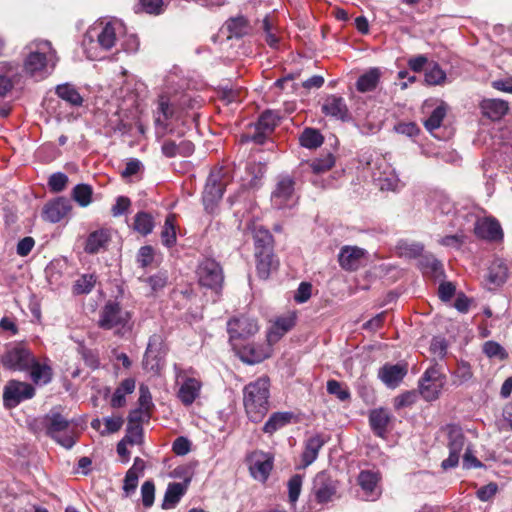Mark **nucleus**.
Listing matches in <instances>:
<instances>
[{"mask_svg":"<svg viewBox=\"0 0 512 512\" xmlns=\"http://www.w3.org/2000/svg\"><path fill=\"white\" fill-rule=\"evenodd\" d=\"M105 424V430L101 431V434H111L119 431L123 425V419L120 416L106 417L103 419Z\"/></svg>","mask_w":512,"mask_h":512,"instance_id":"nucleus-61","label":"nucleus"},{"mask_svg":"<svg viewBox=\"0 0 512 512\" xmlns=\"http://www.w3.org/2000/svg\"><path fill=\"white\" fill-rule=\"evenodd\" d=\"M321 111L325 116L337 120L347 121L349 119V109L344 98L337 95H328L321 106Z\"/></svg>","mask_w":512,"mask_h":512,"instance_id":"nucleus-22","label":"nucleus"},{"mask_svg":"<svg viewBox=\"0 0 512 512\" xmlns=\"http://www.w3.org/2000/svg\"><path fill=\"white\" fill-rule=\"evenodd\" d=\"M138 479L139 475L137 472H134V470H128L126 472L123 484V490L126 496H129L136 490Z\"/></svg>","mask_w":512,"mask_h":512,"instance_id":"nucleus-60","label":"nucleus"},{"mask_svg":"<svg viewBox=\"0 0 512 512\" xmlns=\"http://www.w3.org/2000/svg\"><path fill=\"white\" fill-rule=\"evenodd\" d=\"M98 326L124 336L133 329L132 314L119 303L108 301L99 312Z\"/></svg>","mask_w":512,"mask_h":512,"instance_id":"nucleus-3","label":"nucleus"},{"mask_svg":"<svg viewBox=\"0 0 512 512\" xmlns=\"http://www.w3.org/2000/svg\"><path fill=\"white\" fill-rule=\"evenodd\" d=\"M68 184V177L62 172L53 173L48 180L49 189L52 192L59 193L63 191Z\"/></svg>","mask_w":512,"mask_h":512,"instance_id":"nucleus-56","label":"nucleus"},{"mask_svg":"<svg viewBox=\"0 0 512 512\" xmlns=\"http://www.w3.org/2000/svg\"><path fill=\"white\" fill-rule=\"evenodd\" d=\"M176 379L181 383L177 391V398L184 406H190L200 396L202 389V382L195 378L185 375V371L179 370L176 374Z\"/></svg>","mask_w":512,"mask_h":512,"instance_id":"nucleus-12","label":"nucleus"},{"mask_svg":"<svg viewBox=\"0 0 512 512\" xmlns=\"http://www.w3.org/2000/svg\"><path fill=\"white\" fill-rule=\"evenodd\" d=\"M430 350L434 355L443 358L447 353L446 340L442 337H434L431 341Z\"/></svg>","mask_w":512,"mask_h":512,"instance_id":"nucleus-62","label":"nucleus"},{"mask_svg":"<svg viewBox=\"0 0 512 512\" xmlns=\"http://www.w3.org/2000/svg\"><path fill=\"white\" fill-rule=\"evenodd\" d=\"M270 379L261 376L243 389V404L248 418L260 422L269 410Z\"/></svg>","mask_w":512,"mask_h":512,"instance_id":"nucleus-2","label":"nucleus"},{"mask_svg":"<svg viewBox=\"0 0 512 512\" xmlns=\"http://www.w3.org/2000/svg\"><path fill=\"white\" fill-rule=\"evenodd\" d=\"M408 368L407 364L397 363L390 364L386 363L378 370V378L388 387L396 388L402 382L404 377L407 375Z\"/></svg>","mask_w":512,"mask_h":512,"instance_id":"nucleus-18","label":"nucleus"},{"mask_svg":"<svg viewBox=\"0 0 512 512\" xmlns=\"http://www.w3.org/2000/svg\"><path fill=\"white\" fill-rule=\"evenodd\" d=\"M253 239L255 245V252L273 251V237L269 230L263 226L253 227Z\"/></svg>","mask_w":512,"mask_h":512,"instance_id":"nucleus-34","label":"nucleus"},{"mask_svg":"<svg viewBox=\"0 0 512 512\" xmlns=\"http://www.w3.org/2000/svg\"><path fill=\"white\" fill-rule=\"evenodd\" d=\"M381 168H384V170L383 172L379 171L377 176L381 189L392 191L399 189L402 186L401 181L385 159H381L379 162L378 170Z\"/></svg>","mask_w":512,"mask_h":512,"instance_id":"nucleus-27","label":"nucleus"},{"mask_svg":"<svg viewBox=\"0 0 512 512\" xmlns=\"http://www.w3.org/2000/svg\"><path fill=\"white\" fill-rule=\"evenodd\" d=\"M327 392L329 394L335 395L341 401H346L350 399L351 396L347 387L343 386V384L339 381L333 379L327 382Z\"/></svg>","mask_w":512,"mask_h":512,"instance_id":"nucleus-53","label":"nucleus"},{"mask_svg":"<svg viewBox=\"0 0 512 512\" xmlns=\"http://www.w3.org/2000/svg\"><path fill=\"white\" fill-rule=\"evenodd\" d=\"M110 240L111 235L108 229L95 230L88 235L84 250L88 254H97L107 247Z\"/></svg>","mask_w":512,"mask_h":512,"instance_id":"nucleus-26","label":"nucleus"},{"mask_svg":"<svg viewBox=\"0 0 512 512\" xmlns=\"http://www.w3.org/2000/svg\"><path fill=\"white\" fill-rule=\"evenodd\" d=\"M381 475L378 471L362 470L357 477V483L361 487L366 500L374 501L381 495L379 482Z\"/></svg>","mask_w":512,"mask_h":512,"instance_id":"nucleus-17","label":"nucleus"},{"mask_svg":"<svg viewBox=\"0 0 512 512\" xmlns=\"http://www.w3.org/2000/svg\"><path fill=\"white\" fill-rule=\"evenodd\" d=\"M261 29L264 32V38L266 43L271 48H277L279 43V38L274 32L273 22L269 15H266L262 20Z\"/></svg>","mask_w":512,"mask_h":512,"instance_id":"nucleus-50","label":"nucleus"},{"mask_svg":"<svg viewBox=\"0 0 512 512\" xmlns=\"http://www.w3.org/2000/svg\"><path fill=\"white\" fill-rule=\"evenodd\" d=\"M121 28L118 22H100L92 26L85 34L83 47L88 53V57L95 59L96 56L92 50L98 46L104 51L110 50L117 41V31Z\"/></svg>","mask_w":512,"mask_h":512,"instance_id":"nucleus-4","label":"nucleus"},{"mask_svg":"<svg viewBox=\"0 0 512 512\" xmlns=\"http://www.w3.org/2000/svg\"><path fill=\"white\" fill-rule=\"evenodd\" d=\"M240 358L247 364H255L261 362L265 355L252 346H246L240 351Z\"/></svg>","mask_w":512,"mask_h":512,"instance_id":"nucleus-54","label":"nucleus"},{"mask_svg":"<svg viewBox=\"0 0 512 512\" xmlns=\"http://www.w3.org/2000/svg\"><path fill=\"white\" fill-rule=\"evenodd\" d=\"M223 177L224 171L222 168L211 171L202 196L206 211L213 212L214 206L222 198L226 185Z\"/></svg>","mask_w":512,"mask_h":512,"instance_id":"nucleus-7","label":"nucleus"},{"mask_svg":"<svg viewBox=\"0 0 512 512\" xmlns=\"http://www.w3.org/2000/svg\"><path fill=\"white\" fill-rule=\"evenodd\" d=\"M418 399L416 391H407L394 399V407L400 410L405 407L412 406Z\"/></svg>","mask_w":512,"mask_h":512,"instance_id":"nucleus-58","label":"nucleus"},{"mask_svg":"<svg viewBox=\"0 0 512 512\" xmlns=\"http://www.w3.org/2000/svg\"><path fill=\"white\" fill-rule=\"evenodd\" d=\"M139 408L144 410L147 417H150V410L154 407L152 395L147 385L141 384L139 386Z\"/></svg>","mask_w":512,"mask_h":512,"instance_id":"nucleus-52","label":"nucleus"},{"mask_svg":"<svg viewBox=\"0 0 512 512\" xmlns=\"http://www.w3.org/2000/svg\"><path fill=\"white\" fill-rule=\"evenodd\" d=\"M30 371V376L32 381L35 384H48L52 379V368L46 363L38 362L35 357L33 358V363L28 369Z\"/></svg>","mask_w":512,"mask_h":512,"instance_id":"nucleus-33","label":"nucleus"},{"mask_svg":"<svg viewBox=\"0 0 512 512\" xmlns=\"http://www.w3.org/2000/svg\"><path fill=\"white\" fill-rule=\"evenodd\" d=\"M138 263L141 267H147L153 261V248L151 246H142L138 251Z\"/></svg>","mask_w":512,"mask_h":512,"instance_id":"nucleus-63","label":"nucleus"},{"mask_svg":"<svg viewBox=\"0 0 512 512\" xmlns=\"http://www.w3.org/2000/svg\"><path fill=\"white\" fill-rule=\"evenodd\" d=\"M47 434L66 449L72 448L76 442L74 426L59 413H52L49 416Z\"/></svg>","mask_w":512,"mask_h":512,"instance_id":"nucleus-5","label":"nucleus"},{"mask_svg":"<svg viewBox=\"0 0 512 512\" xmlns=\"http://www.w3.org/2000/svg\"><path fill=\"white\" fill-rule=\"evenodd\" d=\"M155 223L151 214L140 211L134 217L133 228L139 234L146 236L154 229Z\"/></svg>","mask_w":512,"mask_h":512,"instance_id":"nucleus-38","label":"nucleus"},{"mask_svg":"<svg viewBox=\"0 0 512 512\" xmlns=\"http://www.w3.org/2000/svg\"><path fill=\"white\" fill-rule=\"evenodd\" d=\"M336 484L327 474L318 473L313 482V492L317 502L327 503L333 499L336 494Z\"/></svg>","mask_w":512,"mask_h":512,"instance_id":"nucleus-21","label":"nucleus"},{"mask_svg":"<svg viewBox=\"0 0 512 512\" xmlns=\"http://www.w3.org/2000/svg\"><path fill=\"white\" fill-rule=\"evenodd\" d=\"M446 81V73L441 69L438 63H432L426 69L425 82L428 85H442Z\"/></svg>","mask_w":512,"mask_h":512,"instance_id":"nucleus-46","label":"nucleus"},{"mask_svg":"<svg viewBox=\"0 0 512 512\" xmlns=\"http://www.w3.org/2000/svg\"><path fill=\"white\" fill-rule=\"evenodd\" d=\"M443 385L440 382L420 381L419 392L425 400L433 401L439 397Z\"/></svg>","mask_w":512,"mask_h":512,"instance_id":"nucleus-47","label":"nucleus"},{"mask_svg":"<svg viewBox=\"0 0 512 512\" xmlns=\"http://www.w3.org/2000/svg\"><path fill=\"white\" fill-rule=\"evenodd\" d=\"M146 283L151 288L152 292H157L165 287L167 283V277L164 274H156L148 277Z\"/></svg>","mask_w":512,"mask_h":512,"instance_id":"nucleus-64","label":"nucleus"},{"mask_svg":"<svg viewBox=\"0 0 512 512\" xmlns=\"http://www.w3.org/2000/svg\"><path fill=\"white\" fill-rule=\"evenodd\" d=\"M92 188L87 184H78L72 190V198L81 207L88 206L92 201Z\"/></svg>","mask_w":512,"mask_h":512,"instance_id":"nucleus-45","label":"nucleus"},{"mask_svg":"<svg viewBox=\"0 0 512 512\" xmlns=\"http://www.w3.org/2000/svg\"><path fill=\"white\" fill-rule=\"evenodd\" d=\"M135 390V380L133 378L124 379L116 388L112 398L111 406L113 408L123 407L126 403L125 396Z\"/></svg>","mask_w":512,"mask_h":512,"instance_id":"nucleus-35","label":"nucleus"},{"mask_svg":"<svg viewBox=\"0 0 512 512\" xmlns=\"http://www.w3.org/2000/svg\"><path fill=\"white\" fill-rule=\"evenodd\" d=\"M447 113V106L445 103H441L439 106H437L430 116L424 121L425 128L430 132L433 133L434 130L438 129L443 119L445 118Z\"/></svg>","mask_w":512,"mask_h":512,"instance_id":"nucleus-42","label":"nucleus"},{"mask_svg":"<svg viewBox=\"0 0 512 512\" xmlns=\"http://www.w3.org/2000/svg\"><path fill=\"white\" fill-rule=\"evenodd\" d=\"M507 276L508 269L506 265L502 261L496 260L489 268L487 279L490 283L499 286L506 281Z\"/></svg>","mask_w":512,"mask_h":512,"instance_id":"nucleus-41","label":"nucleus"},{"mask_svg":"<svg viewBox=\"0 0 512 512\" xmlns=\"http://www.w3.org/2000/svg\"><path fill=\"white\" fill-rule=\"evenodd\" d=\"M390 421L391 414L383 408L375 409L369 415L370 426L379 437L385 436Z\"/></svg>","mask_w":512,"mask_h":512,"instance_id":"nucleus-30","label":"nucleus"},{"mask_svg":"<svg viewBox=\"0 0 512 512\" xmlns=\"http://www.w3.org/2000/svg\"><path fill=\"white\" fill-rule=\"evenodd\" d=\"M483 352L489 358H497L503 360L507 357L505 349L495 341H487L483 345Z\"/></svg>","mask_w":512,"mask_h":512,"instance_id":"nucleus-55","label":"nucleus"},{"mask_svg":"<svg viewBox=\"0 0 512 512\" xmlns=\"http://www.w3.org/2000/svg\"><path fill=\"white\" fill-rule=\"evenodd\" d=\"M55 93L60 99L71 106L79 107L83 104V97L80 95L77 88L70 83L57 85Z\"/></svg>","mask_w":512,"mask_h":512,"instance_id":"nucleus-32","label":"nucleus"},{"mask_svg":"<svg viewBox=\"0 0 512 512\" xmlns=\"http://www.w3.org/2000/svg\"><path fill=\"white\" fill-rule=\"evenodd\" d=\"M33 354L24 346L16 345L7 350L1 358L5 368L10 370L27 371L33 363Z\"/></svg>","mask_w":512,"mask_h":512,"instance_id":"nucleus-11","label":"nucleus"},{"mask_svg":"<svg viewBox=\"0 0 512 512\" xmlns=\"http://www.w3.org/2000/svg\"><path fill=\"white\" fill-rule=\"evenodd\" d=\"M190 479H185L184 482H173L168 484L166 489L164 500L162 503L163 509H170L176 506L182 496L186 493Z\"/></svg>","mask_w":512,"mask_h":512,"instance_id":"nucleus-29","label":"nucleus"},{"mask_svg":"<svg viewBox=\"0 0 512 512\" xmlns=\"http://www.w3.org/2000/svg\"><path fill=\"white\" fill-rule=\"evenodd\" d=\"M225 26L230 33L229 37L240 38L249 32V23L244 16L230 18L226 21Z\"/></svg>","mask_w":512,"mask_h":512,"instance_id":"nucleus-39","label":"nucleus"},{"mask_svg":"<svg viewBox=\"0 0 512 512\" xmlns=\"http://www.w3.org/2000/svg\"><path fill=\"white\" fill-rule=\"evenodd\" d=\"M28 55L24 70L36 80H42L52 73L58 58L49 41L35 40L27 45Z\"/></svg>","mask_w":512,"mask_h":512,"instance_id":"nucleus-1","label":"nucleus"},{"mask_svg":"<svg viewBox=\"0 0 512 512\" xmlns=\"http://www.w3.org/2000/svg\"><path fill=\"white\" fill-rule=\"evenodd\" d=\"M295 182L290 176L278 178L271 194V203L277 209L292 207L296 203Z\"/></svg>","mask_w":512,"mask_h":512,"instance_id":"nucleus-9","label":"nucleus"},{"mask_svg":"<svg viewBox=\"0 0 512 512\" xmlns=\"http://www.w3.org/2000/svg\"><path fill=\"white\" fill-rule=\"evenodd\" d=\"M71 209L72 205L70 200L64 197H58L44 205L42 216L43 219L48 222L57 223L66 217Z\"/></svg>","mask_w":512,"mask_h":512,"instance_id":"nucleus-20","label":"nucleus"},{"mask_svg":"<svg viewBox=\"0 0 512 512\" xmlns=\"http://www.w3.org/2000/svg\"><path fill=\"white\" fill-rule=\"evenodd\" d=\"M175 113L174 106L170 103L167 96H160L158 99L157 108L154 112V122L156 127V134L158 137H163L167 133L168 121L173 118Z\"/></svg>","mask_w":512,"mask_h":512,"instance_id":"nucleus-16","label":"nucleus"},{"mask_svg":"<svg viewBox=\"0 0 512 512\" xmlns=\"http://www.w3.org/2000/svg\"><path fill=\"white\" fill-rule=\"evenodd\" d=\"M482 113L489 119L500 120L508 112V102L501 99H484L480 104Z\"/></svg>","mask_w":512,"mask_h":512,"instance_id":"nucleus-28","label":"nucleus"},{"mask_svg":"<svg viewBox=\"0 0 512 512\" xmlns=\"http://www.w3.org/2000/svg\"><path fill=\"white\" fill-rule=\"evenodd\" d=\"M300 144L308 149H316L323 144L324 137L319 130L305 128L299 137Z\"/></svg>","mask_w":512,"mask_h":512,"instance_id":"nucleus-40","label":"nucleus"},{"mask_svg":"<svg viewBox=\"0 0 512 512\" xmlns=\"http://www.w3.org/2000/svg\"><path fill=\"white\" fill-rule=\"evenodd\" d=\"M335 164L334 156L331 153L322 158H317L309 163V167L315 174H321L329 171Z\"/></svg>","mask_w":512,"mask_h":512,"instance_id":"nucleus-48","label":"nucleus"},{"mask_svg":"<svg viewBox=\"0 0 512 512\" xmlns=\"http://www.w3.org/2000/svg\"><path fill=\"white\" fill-rule=\"evenodd\" d=\"M164 356L163 340L158 334L150 336L146 352L143 359V364L146 369L157 371L160 367V361Z\"/></svg>","mask_w":512,"mask_h":512,"instance_id":"nucleus-19","label":"nucleus"},{"mask_svg":"<svg viewBox=\"0 0 512 512\" xmlns=\"http://www.w3.org/2000/svg\"><path fill=\"white\" fill-rule=\"evenodd\" d=\"M474 232L477 237L489 241H500L503 238L501 225L494 218L478 219L475 223Z\"/></svg>","mask_w":512,"mask_h":512,"instance_id":"nucleus-23","label":"nucleus"},{"mask_svg":"<svg viewBox=\"0 0 512 512\" xmlns=\"http://www.w3.org/2000/svg\"><path fill=\"white\" fill-rule=\"evenodd\" d=\"M303 477L299 474L293 475L288 481V498L291 504H295L300 496Z\"/></svg>","mask_w":512,"mask_h":512,"instance_id":"nucleus-51","label":"nucleus"},{"mask_svg":"<svg viewBox=\"0 0 512 512\" xmlns=\"http://www.w3.org/2000/svg\"><path fill=\"white\" fill-rule=\"evenodd\" d=\"M143 438V428L140 424L129 425L125 437L123 438L130 445L141 444Z\"/></svg>","mask_w":512,"mask_h":512,"instance_id":"nucleus-57","label":"nucleus"},{"mask_svg":"<svg viewBox=\"0 0 512 512\" xmlns=\"http://www.w3.org/2000/svg\"><path fill=\"white\" fill-rule=\"evenodd\" d=\"M35 388L26 382L10 380L4 387L3 402L5 407L13 408L22 401L33 398Z\"/></svg>","mask_w":512,"mask_h":512,"instance_id":"nucleus-10","label":"nucleus"},{"mask_svg":"<svg viewBox=\"0 0 512 512\" xmlns=\"http://www.w3.org/2000/svg\"><path fill=\"white\" fill-rule=\"evenodd\" d=\"M295 320L296 315L294 312L278 317L267 334L268 341L270 343L277 342L284 334L294 327Z\"/></svg>","mask_w":512,"mask_h":512,"instance_id":"nucleus-24","label":"nucleus"},{"mask_svg":"<svg viewBox=\"0 0 512 512\" xmlns=\"http://www.w3.org/2000/svg\"><path fill=\"white\" fill-rule=\"evenodd\" d=\"M198 283L201 287L207 288L219 294L224 282L223 270L218 262L207 258L197 268Z\"/></svg>","mask_w":512,"mask_h":512,"instance_id":"nucleus-6","label":"nucleus"},{"mask_svg":"<svg viewBox=\"0 0 512 512\" xmlns=\"http://www.w3.org/2000/svg\"><path fill=\"white\" fill-rule=\"evenodd\" d=\"M447 447L449 449V456L442 461V468L449 469L458 465L460 454L465 448L466 439L462 429L456 425H448L447 428Z\"/></svg>","mask_w":512,"mask_h":512,"instance_id":"nucleus-8","label":"nucleus"},{"mask_svg":"<svg viewBox=\"0 0 512 512\" xmlns=\"http://www.w3.org/2000/svg\"><path fill=\"white\" fill-rule=\"evenodd\" d=\"M292 413L290 412H275L273 413L263 426V432L267 434H273L280 428L290 423L292 419Z\"/></svg>","mask_w":512,"mask_h":512,"instance_id":"nucleus-37","label":"nucleus"},{"mask_svg":"<svg viewBox=\"0 0 512 512\" xmlns=\"http://www.w3.org/2000/svg\"><path fill=\"white\" fill-rule=\"evenodd\" d=\"M142 503L145 507H151L155 498V485L152 481H145L141 486Z\"/></svg>","mask_w":512,"mask_h":512,"instance_id":"nucleus-59","label":"nucleus"},{"mask_svg":"<svg viewBox=\"0 0 512 512\" xmlns=\"http://www.w3.org/2000/svg\"><path fill=\"white\" fill-rule=\"evenodd\" d=\"M380 74L381 73L378 68H371L368 70L358 78L356 82L357 90L362 93L374 90L379 82Z\"/></svg>","mask_w":512,"mask_h":512,"instance_id":"nucleus-36","label":"nucleus"},{"mask_svg":"<svg viewBox=\"0 0 512 512\" xmlns=\"http://www.w3.org/2000/svg\"><path fill=\"white\" fill-rule=\"evenodd\" d=\"M327 439L322 434H315L305 441L302 453L303 467L311 465L318 457V453L325 445Z\"/></svg>","mask_w":512,"mask_h":512,"instance_id":"nucleus-25","label":"nucleus"},{"mask_svg":"<svg viewBox=\"0 0 512 512\" xmlns=\"http://www.w3.org/2000/svg\"><path fill=\"white\" fill-rule=\"evenodd\" d=\"M248 462L251 476L260 482H265L273 468L274 457L270 453L257 450L249 455Z\"/></svg>","mask_w":512,"mask_h":512,"instance_id":"nucleus-13","label":"nucleus"},{"mask_svg":"<svg viewBox=\"0 0 512 512\" xmlns=\"http://www.w3.org/2000/svg\"><path fill=\"white\" fill-rule=\"evenodd\" d=\"M257 274L262 279H267L270 272L277 267L273 251L255 252Z\"/></svg>","mask_w":512,"mask_h":512,"instance_id":"nucleus-31","label":"nucleus"},{"mask_svg":"<svg viewBox=\"0 0 512 512\" xmlns=\"http://www.w3.org/2000/svg\"><path fill=\"white\" fill-rule=\"evenodd\" d=\"M258 329L257 321L247 316L233 318L227 323V331L230 335V340L248 338L257 333Z\"/></svg>","mask_w":512,"mask_h":512,"instance_id":"nucleus-15","label":"nucleus"},{"mask_svg":"<svg viewBox=\"0 0 512 512\" xmlns=\"http://www.w3.org/2000/svg\"><path fill=\"white\" fill-rule=\"evenodd\" d=\"M163 245L170 248L176 243L175 216L170 214L166 217L163 230L161 232Z\"/></svg>","mask_w":512,"mask_h":512,"instance_id":"nucleus-44","label":"nucleus"},{"mask_svg":"<svg viewBox=\"0 0 512 512\" xmlns=\"http://www.w3.org/2000/svg\"><path fill=\"white\" fill-rule=\"evenodd\" d=\"M280 116L277 112L267 110L261 114L257 123V129L262 133L272 132L278 125Z\"/></svg>","mask_w":512,"mask_h":512,"instance_id":"nucleus-43","label":"nucleus"},{"mask_svg":"<svg viewBox=\"0 0 512 512\" xmlns=\"http://www.w3.org/2000/svg\"><path fill=\"white\" fill-rule=\"evenodd\" d=\"M367 251L358 246H343L338 254V262L346 271H356L367 261Z\"/></svg>","mask_w":512,"mask_h":512,"instance_id":"nucleus-14","label":"nucleus"},{"mask_svg":"<svg viewBox=\"0 0 512 512\" xmlns=\"http://www.w3.org/2000/svg\"><path fill=\"white\" fill-rule=\"evenodd\" d=\"M96 283V277L92 274L82 275L73 285V293L76 295L89 293Z\"/></svg>","mask_w":512,"mask_h":512,"instance_id":"nucleus-49","label":"nucleus"}]
</instances>
